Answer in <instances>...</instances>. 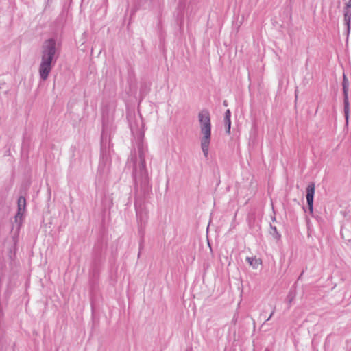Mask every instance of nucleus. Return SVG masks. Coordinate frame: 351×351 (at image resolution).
Wrapping results in <instances>:
<instances>
[{"mask_svg":"<svg viewBox=\"0 0 351 351\" xmlns=\"http://www.w3.org/2000/svg\"><path fill=\"white\" fill-rule=\"evenodd\" d=\"M303 274H304V271H302V273L300 274V276L298 277V280L302 278V276L303 275Z\"/></svg>","mask_w":351,"mask_h":351,"instance_id":"obj_18","label":"nucleus"},{"mask_svg":"<svg viewBox=\"0 0 351 351\" xmlns=\"http://www.w3.org/2000/svg\"><path fill=\"white\" fill-rule=\"evenodd\" d=\"M101 157H102L103 160H104V159L108 160V154L107 153V151L104 149V145H101Z\"/></svg>","mask_w":351,"mask_h":351,"instance_id":"obj_14","label":"nucleus"},{"mask_svg":"<svg viewBox=\"0 0 351 351\" xmlns=\"http://www.w3.org/2000/svg\"><path fill=\"white\" fill-rule=\"evenodd\" d=\"M315 183L310 182L306 189V202L311 214L313 213V200L315 195Z\"/></svg>","mask_w":351,"mask_h":351,"instance_id":"obj_7","label":"nucleus"},{"mask_svg":"<svg viewBox=\"0 0 351 351\" xmlns=\"http://www.w3.org/2000/svg\"><path fill=\"white\" fill-rule=\"evenodd\" d=\"M200 132L203 136L201 138V148L206 158L208 157L209 145L211 139L210 114L207 109H204L198 113Z\"/></svg>","mask_w":351,"mask_h":351,"instance_id":"obj_3","label":"nucleus"},{"mask_svg":"<svg viewBox=\"0 0 351 351\" xmlns=\"http://www.w3.org/2000/svg\"><path fill=\"white\" fill-rule=\"evenodd\" d=\"M56 41L53 38L46 40L41 47V62L38 72L40 79L45 81L56 64L58 56L56 55Z\"/></svg>","mask_w":351,"mask_h":351,"instance_id":"obj_2","label":"nucleus"},{"mask_svg":"<svg viewBox=\"0 0 351 351\" xmlns=\"http://www.w3.org/2000/svg\"><path fill=\"white\" fill-rule=\"evenodd\" d=\"M295 295H296L295 289L294 288H291V289L289 290V291L287 295V298H286V300L288 302L289 305H290L291 304L293 300L295 299Z\"/></svg>","mask_w":351,"mask_h":351,"instance_id":"obj_12","label":"nucleus"},{"mask_svg":"<svg viewBox=\"0 0 351 351\" xmlns=\"http://www.w3.org/2000/svg\"><path fill=\"white\" fill-rule=\"evenodd\" d=\"M231 112L229 109L226 110L224 114V125L226 128V132L228 134H230V128H231Z\"/></svg>","mask_w":351,"mask_h":351,"instance_id":"obj_9","label":"nucleus"},{"mask_svg":"<svg viewBox=\"0 0 351 351\" xmlns=\"http://www.w3.org/2000/svg\"><path fill=\"white\" fill-rule=\"evenodd\" d=\"M269 233L273 236L274 239L276 240H279L281 238L280 234L278 232L276 226L270 224V231Z\"/></svg>","mask_w":351,"mask_h":351,"instance_id":"obj_13","label":"nucleus"},{"mask_svg":"<svg viewBox=\"0 0 351 351\" xmlns=\"http://www.w3.org/2000/svg\"><path fill=\"white\" fill-rule=\"evenodd\" d=\"M186 351H191V350H186Z\"/></svg>","mask_w":351,"mask_h":351,"instance_id":"obj_22","label":"nucleus"},{"mask_svg":"<svg viewBox=\"0 0 351 351\" xmlns=\"http://www.w3.org/2000/svg\"><path fill=\"white\" fill-rule=\"evenodd\" d=\"M26 208V199L20 196L17 201V213L15 215V222L20 226L22 223L23 217Z\"/></svg>","mask_w":351,"mask_h":351,"instance_id":"obj_6","label":"nucleus"},{"mask_svg":"<svg viewBox=\"0 0 351 351\" xmlns=\"http://www.w3.org/2000/svg\"><path fill=\"white\" fill-rule=\"evenodd\" d=\"M106 245L101 241H97L93 249L90 273L93 278H97L106 260Z\"/></svg>","mask_w":351,"mask_h":351,"instance_id":"obj_4","label":"nucleus"},{"mask_svg":"<svg viewBox=\"0 0 351 351\" xmlns=\"http://www.w3.org/2000/svg\"><path fill=\"white\" fill-rule=\"evenodd\" d=\"M147 152V147L143 142H140L138 144V156H131L132 178L134 182V207L137 219L141 225L145 223L147 220L145 202L152 195V187L145 162Z\"/></svg>","mask_w":351,"mask_h":351,"instance_id":"obj_1","label":"nucleus"},{"mask_svg":"<svg viewBox=\"0 0 351 351\" xmlns=\"http://www.w3.org/2000/svg\"><path fill=\"white\" fill-rule=\"evenodd\" d=\"M265 351H268L267 350H265Z\"/></svg>","mask_w":351,"mask_h":351,"instance_id":"obj_23","label":"nucleus"},{"mask_svg":"<svg viewBox=\"0 0 351 351\" xmlns=\"http://www.w3.org/2000/svg\"><path fill=\"white\" fill-rule=\"evenodd\" d=\"M342 89L343 94V112L346 124L348 123L349 120V100H348V89H349V81L345 73L343 74V82H342Z\"/></svg>","mask_w":351,"mask_h":351,"instance_id":"obj_5","label":"nucleus"},{"mask_svg":"<svg viewBox=\"0 0 351 351\" xmlns=\"http://www.w3.org/2000/svg\"><path fill=\"white\" fill-rule=\"evenodd\" d=\"M343 17H344V19H343L344 24L347 27L348 33H349L350 29L351 11H350L348 10V8H346V10L344 11Z\"/></svg>","mask_w":351,"mask_h":351,"instance_id":"obj_10","label":"nucleus"},{"mask_svg":"<svg viewBox=\"0 0 351 351\" xmlns=\"http://www.w3.org/2000/svg\"><path fill=\"white\" fill-rule=\"evenodd\" d=\"M274 310L271 312V315H269V317H268V319H267V321L271 319V317H272V315H274Z\"/></svg>","mask_w":351,"mask_h":351,"instance_id":"obj_17","label":"nucleus"},{"mask_svg":"<svg viewBox=\"0 0 351 351\" xmlns=\"http://www.w3.org/2000/svg\"><path fill=\"white\" fill-rule=\"evenodd\" d=\"M143 242H144V239H143V238L142 237V239H141L140 243H139V253H138V256H140L141 251V250H142V249H143Z\"/></svg>","mask_w":351,"mask_h":351,"instance_id":"obj_15","label":"nucleus"},{"mask_svg":"<svg viewBox=\"0 0 351 351\" xmlns=\"http://www.w3.org/2000/svg\"><path fill=\"white\" fill-rule=\"evenodd\" d=\"M246 261L254 269H256L261 264V260L255 257H247Z\"/></svg>","mask_w":351,"mask_h":351,"instance_id":"obj_11","label":"nucleus"},{"mask_svg":"<svg viewBox=\"0 0 351 351\" xmlns=\"http://www.w3.org/2000/svg\"><path fill=\"white\" fill-rule=\"evenodd\" d=\"M248 226L250 229L254 232H258L260 230V226L256 223L255 217L254 215H250L247 218Z\"/></svg>","mask_w":351,"mask_h":351,"instance_id":"obj_8","label":"nucleus"},{"mask_svg":"<svg viewBox=\"0 0 351 351\" xmlns=\"http://www.w3.org/2000/svg\"><path fill=\"white\" fill-rule=\"evenodd\" d=\"M295 98L297 99V97H298V90H295Z\"/></svg>","mask_w":351,"mask_h":351,"instance_id":"obj_20","label":"nucleus"},{"mask_svg":"<svg viewBox=\"0 0 351 351\" xmlns=\"http://www.w3.org/2000/svg\"><path fill=\"white\" fill-rule=\"evenodd\" d=\"M351 8V0H349L348 3H346V8Z\"/></svg>","mask_w":351,"mask_h":351,"instance_id":"obj_16","label":"nucleus"},{"mask_svg":"<svg viewBox=\"0 0 351 351\" xmlns=\"http://www.w3.org/2000/svg\"><path fill=\"white\" fill-rule=\"evenodd\" d=\"M272 220H273V221H275V220H276V217H273V218H272Z\"/></svg>","mask_w":351,"mask_h":351,"instance_id":"obj_21","label":"nucleus"},{"mask_svg":"<svg viewBox=\"0 0 351 351\" xmlns=\"http://www.w3.org/2000/svg\"><path fill=\"white\" fill-rule=\"evenodd\" d=\"M223 105L227 106H228V103H227V101H223Z\"/></svg>","mask_w":351,"mask_h":351,"instance_id":"obj_19","label":"nucleus"}]
</instances>
